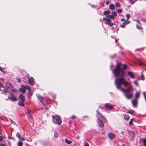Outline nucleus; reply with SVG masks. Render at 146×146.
<instances>
[{
	"mask_svg": "<svg viewBox=\"0 0 146 146\" xmlns=\"http://www.w3.org/2000/svg\"><path fill=\"white\" fill-rule=\"evenodd\" d=\"M121 63H117L115 68L113 70V72L115 76L121 75L117 79H115V83L117 88L121 89L122 92L125 93L124 95L128 99H130L133 96V94L130 93L133 90V88L130 84L126 80L124 77L126 74L125 70L127 66L123 64V68H122L121 67Z\"/></svg>",
	"mask_w": 146,
	"mask_h": 146,
	"instance_id": "f257e3e1",
	"label": "nucleus"
},
{
	"mask_svg": "<svg viewBox=\"0 0 146 146\" xmlns=\"http://www.w3.org/2000/svg\"><path fill=\"white\" fill-rule=\"evenodd\" d=\"M53 122L54 123L59 125L61 124L62 123L61 117L60 116L58 115L52 116Z\"/></svg>",
	"mask_w": 146,
	"mask_h": 146,
	"instance_id": "f03ea898",
	"label": "nucleus"
},
{
	"mask_svg": "<svg viewBox=\"0 0 146 146\" xmlns=\"http://www.w3.org/2000/svg\"><path fill=\"white\" fill-rule=\"evenodd\" d=\"M103 20L105 21L106 24L109 25L110 26H112L113 25V23L111 22V20L109 19L104 18Z\"/></svg>",
	"mask_w": 146,
	"mask_h": 146,
	"instance_id": "7ed1b4c3",
	"label": "nucleus"
},
{
	"mask_svg": "<svg viewBox=\"0 0 146 146\" xmlns=\"http://www.w3.org/2000/svg\"><path fill=\"white\" fill-rule=\"evenodd\" d=\"M10 96H8V98L12 101H16L17 100L16 97L12 93H10Z\"/></svg>",
	"mask_w": 146,
	"mask_h": 146,
	"instance_id": "20e7f679",
	"label": "nucleus"
},
{
	"mask_svg": "<svg viewBox=\"0 0 146 146\" xmlns=\"http://www.w3.org/2000/svg\"><path fill=\"white\" fill-rule=\"evenodd\" d=\"M105 106L109 110H111L113 108V106L109 103L105 104Z\"/></svg>",
	"mask_w": 146,
	"mask_h": 146,
	"instance_id": "39448f33",
	"label": "nucleus"
},
{
	"mask_svg": "<svg viewBox=\"0 0 146 146\" xmlns=\"http://www.w3.org/2000/svg\"><path fill=\"white\" fill-rule=\"evenodd\" d=\"M108 136L109 139L111 140L115 138L116 137V136L114 134L111 132L108 133Z\"/></svg>",
	"mask_w": 146,
	"mask_h": 146,
	"instance_id": "423d86ee",
	"label": "nucleus"
},
{
	"mask_svg": "<svg viewBox=\"0 0 146 146\" xmlns=\"http://www.w3.org/2000/svg\"><path fill=\"white\" fill-rule=\"evenodd\" d=\"M99 126L101 127H103L104 126V124L102 121L100 119L98 118V119L97 120Z\"/></svg>",
	"mask_w": 146,
	"mask_h": 146,
	"instance_id": "0eeeda50",
	"label": "nucleus"
},
{
	"mask_svg": "<svg viewBox=\"0 0 146 146\" xmlns=\"http://www.w3.org/2000/svg\"><path fill=\"white\" fill-rule=\"evenodd\" d=\"M16 136L21 141H25V139L24 138L21 136L19 133H17L16 134Z\"/></svg>",
	"mask_w": 146,
	"mask_h": 146,
	"instance_id": "6e6552de",
	"label": "nucleus"
},
{
	"mask_svg": "<svg viewBox=\"0 0 146 146\" xmlns=\"http://www.w3.org/2000/svg\"><path fill=\"white\" fill-rule=\"evenodd\" d=\"M130 23L129 21H126L123 23L122 25H120V27L122 28H125L126 25L129 24Z\"/></svg>",
	"mask_w": 146,
	"mask_h": 146,
	"instance_id": "1a4fd4ad",
	"label": "nucleus"
},
{
	"mask_svg": "<svg viewBox=\"0 0 146 146\" xmlns=\"http://www.w3.org/2000/svg\"><path fill=\"white\" fill-rule=\"evenodd\" d=\"M29 83L31 85H32L33 83V78L32 77H31L29 78L28 80Z\"/></svg>",
	"mask_w": 146,
	"mask_h": 146,
	"instance_id": "9d476101",
	"label": "nucleus"
},
{
	"mask_svg": "<svg viewBox=\"0 0 146 146\" xmlns=\"http://www.w3.org/2000/svg\"><path fill=\"white\" fill-rule=\"evenodd\" d=\"M19 99L20 101H25V97L24 96L22 95H20L19 96Z\"/></svg>",
	"mask_w": 146,
	"mask_h": 146,
	"instance_id": "9b49d317",
	"label": "nucleus"
},
{
	"mask_svg": "<svg viewBox=\"0 0 146 146\" xmlns=\"http://www.w3.org/2000/svg\"><path fill=\"white\" fill-rule=\"evenodd\" d=\"M6 86L9 88H13L12 85L9 82H7L6 84Z\"/></svg>",
	"mask_w": 146,
	"mask_h": 146,
	"instance_id": "f8f14e48",
	"label": "nucleus"
},
{
	"mask_svg": "<svg viewBox=\"0 0 146 146\" xmlns=\"http://www.w3.org/2000/svg\"><path fill=\"white\" fill-rule=\"evenodd\" d=\"M97 112L98 114V115H97V117H98H98L99 118L100 117H102L103 116L102 115V114L98 111V110H97Z\"/></svg>",
	"mask_w": 146,
	"mask_h": 146,
	"instance_id": "ddd939ff",
	"label": "nucleus"
},
{
	"mask_svg": "<svg viewBox=\"0 0 146 146\" xmlns=\"http://www.w3.org/2000/svg\"><path fill=\"white\" fill-rule=\"evenodd\" d=\"M128 75L130 76V77L131 78H134V75L132 72H128Z\"/></svg>",
	"mask_w": 146,
	"mask_h": 146,
	"instance_id": "4468645a",
	"label": "nucleus"
},
{
	"mask_svg": "<svg viewBox=\"0 0 146 146\" xmlns=\"http://www.w3.org/2000/svg\"><path fill=\"white\" fill-rule=\"evenodd\" d=\"M37 97L41 102H43V98L42 96L40 95H38Z\"/></svg>",
	"mask_w": 146,
	"mask_h": 146,
	"instance_id": "2eb2a0df",
	"label": "nucleus"
},
{
	"mask_svg": "<svg viewBox=\"0 0 146 146\" xmlns=\"http://www.w3.org/2000/svg\"><path fill=\"white\" fill-rule=\"evenodd\" d=\"M19 90L20 91L23 93H25L26 91L25 88H24V87H23V86H22V88H20Z\"/></svg>",
	"mask_w": 146,
	"mask_h": 146,
	"instance_id": "dca6fc26",
	"label": "nucleus"
},
{
	"mask_svg": "<svg viewBox=\"0 0 146 146\" xmlns=\"http://www.w3.org/2000/svg\"><path fill=\"white\" fill-rule=\"evenodd\" d=\"M133 105L134 107H135L136 106L137 104V101L135 100L132 102Z\"/></svg>",
	"mask_w": 146,
	"mask_h": 146,
	"instance_id": "f3484780",
	"label": "nucleus"
},
{
	"mask_svg": "<svg viewBox=\"0 0 146 146\" xmlns=\"http://www.w3.org/2000/svg\"><path fill=\"white\" fill-rule=\"evenodd\" d=\"M24 101H19V102H18V104L21 106H23L24 105V104L23 103V102H24Z\"/></svg>",
	"mask_w": 146,
	"mask_h": 146,
	"instance_id": "a211bd4d",
	"label": "nucleus"
},
{
	"mask_svg": "<svg viewBox=\"0 0 146 146\" xmlns=\"http://www.w3.org/2000/svg\"><path fill=\"white\" fill-rule=\"evenodd\" d=\"M109 8L111 9H115L114 5L113 4H111L109 6Z\"/></svg>",
	"mask_w": 146,
	"mask_h": 146,
	"instance_id": "6ab92c4d",
	"label": "nucleus"
},
{
	"mask_svg": "<svg viewBox=\"0 0 146 146\" xmlns=\"http://www.w3.org/2000/svg\"><path fill=\"white\" fill-rule=\"evenodd\" d=\"M124 115L125 116L124 117V119L126 120H129L130 118L129 116L125 114Z\"/></svg>",
	"mask_w": 146,
	"mask_h": 146,
	"instance_id": "aec40b11",
	"label": "nucleus"
},
{
	"mask_svg": "<svg viewBox=\"0 0 146 146\" xmlns=\"http://www.w3.org/2000/svg\"><path fill=\"white\" fill-rule=\"evenodd\" d=\"M65 141L68 144H70L72 142L71 141L69 140L68 139H65Z\"/></svg>",
	"mask_w": 146,
	"mask_h": 146,
	"instance_id": "412c9836",
	"label": "nucleus"
},
{
	"mask_svg": "<svg viewBox=\"0 0 146 146\" xmlns=\"http://www.w3.org/2000/svg\"><path fill=\"white\" fill-rule=\"evenodd\" d=\"M111 15L113 16V18L117 16V15L116 13L115 12H113L111 13Z\"/></svg>",
	"mask_w": 146,
	"mask_h": 146,
	"instance_id": "4be33fe9",
	"label": "nucleus"
},
{
	"mask_svg": "<svg viewBox=\"0 0 146 146\" xmlns=\"http://www.w3.org/2000/svg\"><path fill=\"white\" fill-rule=\"evenodd\" d=\"M110 13V11L108 10L105 11L104 12V15H109Z\"/></svg>",
	"mask_w": 146,
	"mask_h": 146,
	"instance_id": "5701e85b",
	"label": "nucleus"
},
{
	"mask_svg": "<svg viewBox=\"0 0 146 146\" xmlns=\"http://www.w3.org/2000/svg\"><path fill=\"white\" fill-rule=\"evenodd\" d=\"M23 87H24V88H25V90L27 89H28V90H29V92H30V87L28 86H23Z\"/></svg>",
	"mask_w": 146,
	"mask_h": 146,
	"instance_id": "b1692460",
	"label": "nucleus"
},
{
	"mask_svg": "<svg viewBox=\"0 0 146 146\" xmlns=\"http://www.w3.org/2000/svg\"><path fill=\"white\" fill-rule=\"evenodd\" d=\"M140 96L139 93L138 92H137L135 94V97L136 98H137L139 97Z\"/></svg>",
	"mask_w": 146,
	"mask_h": 146,
	"instance_id": "393cba45",
	"label": "nucleus"
},
{
	"mask_svg": "<svg viewBox=\"0 0 146 146\" xmlns=\"http://www.w3.org/2000/svg\"><path fill=\"white\" fill-rule=\"evenodd\" d=\"M106 17L110 18V19H114V18L113 16L112 15H108L106 16Z\"/></svg>",
	"mask_w": 146,
	"mask_h": 146,
	"instance_id": "a878e982",
	"label": "nucleus"
},
{
	"mask_svg": "<svg viewBox=\"0 0 146 146\" xmlns=\"http://www.w3.org/2000/svg\"><path fill=\"white\" fill-rule=\"evenodd\" d=\"M135 112V111L133 110H130V111H129L127 113H130V114H133V113H134Z\"/></svg>",
	"mask_w": 146,
	"mask_h": 146,
	"instance_id": "bb28decb",
	"label": "nucleus"
},
{
	"mask_svg": "<svg viewBox=\"0 0 146 146\" xmlns=\"http://www.w3.org/2000/svg\"><path fill=\"white\" fill-rule=\"evenodd\" d=\"M115 6L117 7H120V5L119 3H115Z\"/></svg>",
	"mask_w": 146,
	"mask_h": 146,
	"instance_id": "cd10ccee",
	"label": "nucleus"
},
{
	"mask_svg": "<svg viewBox=\"0 0 146 146\" xmlns=\"http://www.w3.org/2000/svg\"><path fill=\"white\" fill-rule=\"evenodd\" d=\"M23 144V143L21 142H19L18 143V146H22Z\"/></svg>",
	"mask_w": 146,
	"mask_h": 146,
	"instance_id": "c85d7f7f",
	"label": "nucleus"
},
{
	"mask_svg": "<svg viewBox=\"0 0 146 146\" xmlns=\"http://www.w3.org/2000/svg\"><path fill=\"white\" fill-rule=\"evenodd\" d=\"M143 145L144 146H146V139H144L143 140Z\"/></svg>",
	"mask_w": 146,
	"mask_h": 146,
	"instance_id": "c756f323",
	"label": "nucleus"
},
{
	"mask_svg": "<svg viewBox=\"0 0 146 146\" xmlns=\"http://www.w3.org/2000/svg\"><path fill=\"white\" fill-rule=\"evenodd\" d=\"M126 17L127 18V20L129 19L130 17V15L129 14H127L126 15Z\"/></svg>",
	"mask_w": 146,
	"mask_h": 146,
	"instance_id": "7c9ffc66",
	"label": "nucleus"
},
{
	"mask_svg": "<svg viewBox=\"0 0 146 146\" xmlns=\"http://www.w3.org/2000/svg\"><path fill=\"white\" fill-rule=\"evenodd\" d=\"M134 83L136 86H138V84L136 80H135L134 82Z\"/></svg>",
	"mask_w": 146,
	"mask_h": 146,
	"instance_id": "2f4dec72",
	"label": "nucleus"
},
{
	"mask_svg": "<svg viewBox=\"0 0 146 146\" xmlns=\"http://www.w3.org/2000/svg\"><path fill=\"white\" fill-rule=\"evenodd\" d=\"M16 79L18 82H21V80L20 78L18 77H17Z\"/></svg>",
	"mask_w": 146,
	"mask_h": 146,
	"instance_id": "473e14b6",
	"label": "nucleus"
},
{
	"mask_svg": "<svg viewBox=\"0 0 146 146\" xmlns=\"http://www.w3.org/2000/svg\"><path fill=\"white\" fill-rule=\"evenodd\" d=\"M138 60L140 62V63H139V64L140 65H143V63L140 61V60L138 59Z\"/></svg>",
	"mask_w": 146,
	"mask_h": 146,
	"instance_id": "72a5a7b5",
	"label": "nucleus"
},
{
	"mask_svg": "<svg viewBox=\"0 0 146 146\" xmlns=\"http://www.w3.org/2000/svg\"><path fill=\"white\" fill-rule=\"evenodd\" d=\"M141 80H144V78L143 75H141Z\"/></svg>",
	"mask_w": 146,
	"mask_h": 146,
	"instance_id": "f704fd0d",
	"label": "nucleus"
},
{
	"mask_svg": "<svg viewBox=\"0 0 146 146\" xmlns=\"http://www.w3.org/2000/svg\"><path fill=\"white\" fill-rule=\"evenodd\" d=\"M28 113L29 114V117L30 118H31V117H32V116H31V114L30 112L29 111H28Z\"/></svg>",
	"mask_w": 146,
	"mask_h": 146,
	"instance_id": "c9c22d12",
	"label": "nucleus"
},
{
	"mask_svg": "<svg viewBox=\"0 0 146 146\" xmlns=\"http://www.w3.org/2000/svg\"><path fill=\"white\" fill-rule=\"evenodd\" d=\"M3 136H0V141H3Z\"/></svg>",
	"mask_w": 146,
	"mask_h": 146,
	"instance_id": "e433bc0d",
	"label": "nucleus"
},
{
	"mask_svg": "<svg viewBox=\"0 0 146 146\" xmlns=\"http://www.w3.org/2000/svg\"><path fill=\"white\" fill-rule=\"evenodd\" d=\"M54 136L55 137H56V138L57 137V136H58V134H57V133H54Z\"/></svg>",
	"mask_w": 146,
	"mask_h": 146,
	"instance_id": "4c0bfd02",
	"label": "nucleus"
},
{
	"mask_svg": "<svg viewBox=\"0 0 146 146\" xmlns=\"http://www.w3.org/2000/svg\"><path fill=\"white\" fill-rule=\"evenodd\" d=\"M122 10L121 9H119L118 10V12L119 13H121L122 12Z\"/></svg>",
	"mask_w": 146,
	"mask_h": 146,
	"instance_id": "58836bf2",
	"label": "nucleus"
},
{
	"mask_svg": "<svg viewBox=\"0 0 146 146\" xmlns=\"http://www.w3.org/2000/svg\"><path fill=\"white\" fill-rule=\"evenodd\" d=\"M132 124H133V122L130 121L129 122V125L131 126L132 125Z\"/></svg>",
	"mask_w": 146,
	"mask_h": 146,
	"instance_id": "ea45409f",
	"label": "nucleus"
},
{
	"mask_svg": "<svg viewBox=\"0 0 146 146\" xmlns=\"http://www.w3.org/2000/svg\"><path fill=\"white\" fill-rule=\"evenodd\" d=\"M11 123L13 124H15V122L14 121H12V120H11Z\"/></svg>",
	"mask_w": 146,
	"mask_h": 146,
	"instance_id": "a19ab883",
	"label": "nucleus"
},
{
	"mask_svg": "<svg viewBox=\"0 0 146 146\" xmlns=\"http://www.w3.org/2000/svg\"><path fill=\"white\" fill-rule=\"evenodd\" d=\"M84 146H89V145L88 143H86L85 144Z\"/></svg>",
	"mask_w": 146,
	"mask_h": 146,
	"instance_id": "79ce46f5",
	"label": "nucleus"
},
{
	"mask_svg": "<svg viewBox=\"0 0 146 146\" xmlns=\"http://www.w3.org/2000/svg\"><path fill=\"white\" fill-rule=\"evenodd\" d=\"M76 116L75 115H73L71 116L72 119H74L76 118Z\"/></svg>",
	"mask_w": 146,
	"mask_h": 146,
	"instance_id": "37998d69",
	"label": "nucleus"
},
{
	"mask_svg": "<svg viewBox=\"0 0 146 146\" xmlns=\"http://www.w3.org/2000/svg\"><path fill=\"white\" fill-rule=\"evenodd\" d=\"M137 28L138 29H140V28L141 29L142 27H139V26H137Z\"/></svg>",
	"mask_w": 146,
	"mask_h": 146,
	"instance_id": "c03bdc74",
	"label": "nucleus"
},
{
	"mask_svg": "<svg viewBox=\"0 0 146 146\" xmlns=\"http://www.w3.org/2000/svg\"><path fill=\"white\" fill-rule=\"evenodd\" d=\"M0 146H6L5 144H0Z\"/></svg>",
	"mask_w": 146,
	"mask_h": 146,
	"instance_id": "a18cd8bd",
	"label": "nucleus"
},
{
	"mask_svg": "<svg viewBox=\"0 0 146 146\" xmlns=\"http://www.w3.org/2000/svg\"><path fill=\"white\" fill-rule=\"evenodd\" d=\"M109 1H106V5H108V4H109Z\"/></svg>",
	"mask_w": 146,
	"mask_h": 146,
	"instance_id": "49530a36",
	"label": "nucleus"
},
{
	"mask_svg": "<svg viewBox=\"0 0 146 146\" xmlns=\"http://www.w3.org/2000/svg\"><path fill=\"white\" fill-rule=\"evenodd\" d=\"M3 69L0 66V71H2V72H3Z\"/></svg>",
	"mask_w": 146,
	"mask_h": 146,
	"instance_id": "de8ad7c7",
	"label": "nucleus"
},
{
	"mask_svg": "<svg viewBox=\"0 0 146 146\" xmlns=\"http://www.w3.org/2000/svg\"><path fill=\"white\" fill-rule=\"evenodd\" d=\"M104 122H107V120L106 119H104Z\"/></svg>",
	"mask_w": 146,
	"mask_h": 146,
	"instance_id": "09e8293b",
	"label": "nucleus"
},
{
	"mask_svg": "<svg viewBox=\"0 0 146 146\" xmlns=\"http://www.w3.org/2000/svg\"><path fill=\"white\" fill-rule=\"evenodd\" d=\"M121 21H125V20L124 19H121Z\"/></svg>",
	"mask_w": 146,
	"mask_h": 146,
	"instance_id": "8fccbe9b",
	"label": "nucleus"
},
{
	"mask_svg": "<svg viewBox=\"0 0 146 146\" xmlns=\"http://www.w3.org/2000/svg\"><path fill=\"white\" fill-rule=\"evenodd\" d=\"M80 138V136H78L77 137V139H79Z\"/></svg>",
	"mask_w": 146,
	"mask_h": 146,
	"instance_id": "3c124183",
	"label": "nucleus"
},
{
	"mask_svg": "<svg viewBox=\"0 0 146 146\" xmlns=\"http://www.w3.org/2000/svg\"><path fill=\"white\" fill-rule=\"evenodd\" d=\"M136 1V0H133V2H131V3L132 4L134 2Z\"/></svg>",
	"mask_w": 146,
	"mask_h": 146,
	"instance_id": "603ef678",
	"label": "nucleus"
},
{
	"mask_svg": "<svg viewBox=\"0 0 146 146\" xmlns=\"http://www.w3.org/2000/svg\"><path fill=\"white\" fill-rule=\"evenodd\" d=\"M134 119V118H132V119H131L130 121H133V119Z\"/></svg>",
	"mask_w": 146,
	"mask_h": 146,
	"instance_id": "864d4df0",
	"label": "nucleus"
},
{
	"mask_svg": "<svg viewBox=\"0 0 146 146\" xmlns=\"http://www.w3.org/2000/svg\"><path fill=\"white\" fill-rule=\"evenodd\" d=\"M122 146H126L124 144H123L122 145Z\"/></svg>",
	"mask_w": 146,
	"mask_h": 146,
	"instance_id": "5fc2aeb1",
	"label": "nucleus"
},
{
	"mask_svg": "<svg viewBox=\"0 0 146 146\" xmlns=\"http://www.w3.org/2000/svg\"><path fill=\"white\" fill-rule=\"evenodd\" d=\"M129 1H131V2H132V1H133V0H129Z\"/></svg>",
	"mask_w": 146,
	"mask_h": 146,
	"instance_id": "6e6d98bb",
	"label": "nucleus"
},
{
	"mask_svg": "<svg viewBox=\"0 0 146 146\" xmlns=\"http://www.w3.org/2000/svg\"><path fill=\"white\" fill-rule=\"evenodd\" d=\"M1 86V83L0 82V87Z\"/></svg>",
	"mask_w": 146,
	"mask_h": 146,
	"instance_id": "4d7b16f0",
	"label": "nucleus"
},
{
	"mask_svg": "<svg viewBox=\"0 0 146 146\" xmlns=\"http://www.w3.org/2000/svg\"><path fill=\"white\" fill-rule=\"evenodd\" d=\"M113 28H114L113 27V28H112L111 29L112 30V29H113Z\"/></svg>",
	"mask_w": 146,
	"mask_h": 146,
	"instance_id": "13d9d810",
	"label": "nucleus"
},
{
	"mask_svg": "<svg viewBox=\"0 0 146 146\" xmlns=\"http://www.w3.org/2000/svg\"><path fill=\"white\" fill-rule=\"evenodd\" d=\"M14 91V90H12V91Z\"/></svg>",
	"mask_w": 146,
	"mask_h": 146,
	"instance_id": "bf43d9fd",
	"label": "nucleus"
},
{
	"mask_svg": "<svg viewBox=\"0 0 146 146\" xmlns=\"http://www.w3.org/2000/svg\"><path fill=\"white\" fill-rule=\"evenodd\" d=\"M145 0V1H146V0Z\"/></svg>",
	"mask_w": 146,
	"mask_h": 146,
	"instance_id": "052dcab7",
	"label": "nucleus"
}]
</instances>
